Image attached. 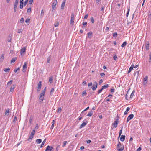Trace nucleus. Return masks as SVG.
Here are the masks:
<instances>
[{
  "label": "nucleus",
  "instance_id": "obj_1",
  "mask_svg": "<svg viewBox=\"0 0 151 151\" xmlns=\"http://www.w3.org/2000/svg\"><path fill=\"white\" fill-rule=\"evenodd\" d=\"M46 91V88L45 87L44 90L40 94L39 100V101L40 103H42Z\"/></svg>",
  "mask_w": 151,
  "mask_h": 151
},
{
  "label": "nucleus",
  "instance_id": "obj_2",
  "mask_svg": "<svg viewBox=\"0 0 151 151\" xmlns=\"http://www.w3.org/2000/svg\"><path fill=\"white\" fill-rule=\"evenodd\" d=\"M134 93L135 91H133L132 93L131 94H130V96L129 97V91H128L126 96V99L127 100H128L130 99H132L134 96Z\"/></svg>",
  "mask_w": 151,
  "mask_h": 151
},
{
  "label": "nucleus",
  "instance_id": "obj_3",
  "mask_svg": "<svg viewBox=\"0 0 151 151\" xmlns=\"http://www.w3.org/2000/svg\"><path fill=\"white\" fill-rule=\"evenodd\" d=\"M117 148L118 151H122L124 149L123 146L122 147L120 142H119L117 145Z\"/></svg>",
  "mask_w": 151,
  "mask_h": 151
},
{
  "label": "nucleus",
  "instance_id": "obj_4",
  "mask_svg": "<svg viewBox=\"0 0 151 151\" xmlns=\"http://www.w3.org/2000/svg\"><path fill=\"white\" fill-rule=\"evenodd\" d=\"M75 18V15L74 13H72L71 14V19H70V24L73 25L74 24V20Z\"/></svg>",
  "mask_w": 151,
  "mask_h": 151
},
{
  "label": "nucleus",
  "instance_id": "obj_5",
  "mask_svg": "<svg viewBox=\"0 0 151 151\" xmlns=\"http://www.w3.org/2000/svg\"><path fill=\"white\" fill-rule=\"evenodd\" d=\"M148 78V76H146L143 79V83L144 85H145L147 84Z\"/></svg>",
  "mask_w": 151,
  "mask_h": 151
},
{
  "label": "nucleus",
  "instance_id": "obj_6",
  "mask_svg": "<svg viewBox=\"0 0 151 151\" xmlns=\"http://www.w3.org/2000/svg\"><path fill=\"white\" fill-rule=\"evenodd\" d=\"M35 130H33L31 132V134L28 139V140H29L30 139H31L33 138V136L35 134Z\"/></svg>",
  "mask_w": 151,
  "mask_h": 151
},
{
  "label": "nucleus",
  "instance_id": "obj_7",
  "mask_svg": "<svg viewBox=\"0 0 151 151\" xmlns=\"http://www.w3.org/2000/svg\"><path fill=\"white\" fill-rule=\"evenodd\" d=\"M26 50V47H24L21 49L20 54L21 55H23L25 53Z\"/></svg>",
  "mask_w": 151,
  "mask_h": 151
},
{
  "label": "nucleus",
  "instance_id": "obj_8",
  "mask_svg": "<svg viewBox=\"0 0 151 151\" xmlns=\"http://www.w3.org/2000/svg\"><path fill=\"white\" fill-rule=\"evenodd\" d=\"M134 117V115L133 114H130L127 117V122H128L129 121L132 119Z\"/></svg>",
  "mask_w": 151,
  "mask_h": 151
},
{
  "label": "nucleus",
  "instance_id": "obj_9",
  "mask_svg": "<svg viewBox=\"0 0 151 151\" xmlns=\"http://www.w3.org/2000/svg\"><path fill=\"white\" fill-rule=\"evenodd\" d=\"M27 63L26 62L24 63V65L23 66L22 71H23V72H25L26 70L27 67Z\"/></svg>",
  "mask_w": 151,
  "mask_h": 151
},
{
  "label": "nucleus",
  "instance_id": "obj_10",
  "mask_svg": "<svg viewBox=\"0 0 151 151\" xmlns=\"http://www.w3.org/2000/svg\"><path fill=\"white\" fill-rule=\"evenodd\" d=\"M97 86V83L95 81L93 85L92 88L93 91H95L96 89Z\"/></svg>",
  "mask_w": 151,
  "mask_h": 151
},
{
  "label": "nucleus",
  "instance_id": "obj_11",
  "mask_svg": "<svg viewBox=\"0 0 151 151\" xmlns=\"http://www.w3.org/2000/svg\"><path fill=\"white\" fill-rule=\"evenodd\" d=\"M118 120L116 119L115 121H114L113 123L112 124V125H113L114 127L115 128H116L117 126V125L118 124Z\"/></svg>",
  "mask_w": 151,
  "mask_h": 151
},
{
  "label": "nucleus",
  "instance_id": "obj_12",
  "mask_svg": "<svg viewBox=\"0 0 151 151\" xmlns=\"http://www.w3.org/2000/svg\"><path fill=\"white\" fill-rule=\"evenodd\" d=\"M87 124V122H84L83 123L81 124V125L80 126L79 128L80 129H81L83 127H84L85 125H86Z\"/></svg>",
  "mask_w": 151,
  "mask_h": 151
},
{
  "label": "nucleus",
  "instance_id": "obj_13",
  "mask_svg": "<svg viewBox=\"0 0 151 151\" xmlns=\"http://www.w3.org/2000/svg\"><path fill=\"white\" fill-rule=\"evenodd\" d=\"M134 65H132L129 68V70L128 72V73H129L133 69L134 67Z\"/></svg>",
  "mask_w": 151,
  "mask_h": 151
},
{
  "label": "nucleus",
  "instance_id": "obj_14",
  "mask_svg": "<svg viewBox=\"0 0 151 151\" xmlns=\"http://www.w3.org/2000/svg\"><path fill=\"white\" fill-rule=\"evenodd\" d=\"M56 2H54L52 4V8L54 9L56 7L57 4V0H55Z\"/></svg>",
  "mask_w": 151,
  "mask_h": 151
},
{
  "label": "nucleus",
  "instance_id": "obj_15",
  "mask_svg": "<svg viewBox=\"0 0 151 151\" xmlns=\"http://www.w3.org/2000/svg\"><path fill=\"white\" fill-rule=\"evenodd\" d=\"M65 2H66V0H64L63 1L61 5V8L62 9H63L64 8V7L65 5Z\"/></svg>",
  "mask_w": 151,
  "mask_h": 151
},
{
  "label": "nucleus",
  "instance_id": "obj_16",
  "mask_svg": "<svg viewBox=\"0 0 151 151\" xmlns=\"http://www.w3.org/2000/svg\"><path fill=\"white\" fill-rule=\"evenodd\" d=\"M125 136V135H122L120 137V140L122 142H123L124 141Z\"/></svg>",
  "mask_w": 151,
  "mask_h": 151
},
{
  "label": "nucleus",
  "instance_id": "obj_17",
  "mask_svg": "<svg viewBox=\"0 0 151 151\" xmlns=\"http://www.w3.org/2000/svg\"><path fill=\"white\" fill-rule=\"evenodd\" d=\"M15 85H12V86H11V88H10V92H12L13 91H14V89L15 88Z\"/></svg>",
  "mask_w": 151,
  "mask_h": 151
},
{
  "label": "nucleus",
  "instance_id": "obj_18",
  "mask_svg": "<svg viewBox=\"0 0 151 151\" xmlns=\"http://www.w3.org/2000/svg\"><path fill=\"white\" fill-rule=\"evenodd\" d=\"M9 109H8L6 111L5 114V116H8L9 113Z\"/></svg>",
  "mask_w": 151,
  "mask_h": 151
},
{
  "label": "nucleus",
  "instance_id": "obj_19",
  "mask_svg": "<svg viewBox=\"0 0 151 151\" xmlns=\"http://www.w3.org/2000/svg\"><path fill=\"white\" fill-rule=\"evenodd\" d=\"M109 87L108 84H106L102 86V88L103 89H106Z\"/></svg>",
  "mask_w": 151,
  "mask_h": 151
},
{
  "label": "nucleus",
  "instance_id": "obj_20",
  "mask_svg": "<svg viewBox=\"0 0 151 151\" xmlns=\"http://www.w3.org/2000/svg\"><path fill=\"white\" fill-rule=\"evenodd\" d=\"M59 24V23L58 22V21H56L54 24V26L55 27H56L58 26Z\"/></svg>",
  "mask_w": 151,
  "mask_h": 151
},
{
  "label": "nucleus",
  "instance_id": "obj_21",
  "mask_svg": "<svg viewBox=\"0 0 151 151\" xmlns=\"http://www.w3.org/2000/svg\"><path fill=\"white\" fill-rule=\"evenodd\" d=\"M31 7H28L27 10V12L28 13H30L31 12Z\"/></svg>",
  "mask_w": 151,
  "mask_h": 151
},
{
  "label": "nucleus",
  "instance_id": "obj_22",
  "mask_svg": "<svg viewBox=\"0 0 151 151\" xmlns=\"http://www.w3.org/2000/svg\"><path fill=\"white\" fill-rule=\"evenodd\" d=\"M4 55L3 54H2L1 55L0 58V61H1L4 60Z\"/></svg>",
  "mask_w": 151,
  "mask_h": 151
},
{
  "label": "nucleus",
  "instance_id": "obj_23",
  "mask_svg": "<svg viewBox=\"0 0 151 151\" xmlns=\"http://www.w3.org/2000/svg\"><path fill=\"white\" fill-rule=\"evenodd\" d=\"M16 58H13L12 59L11 61V63H12L15 62V61L16 60Z\"/></svg>",
  "mask_w": 151,
  "mask_h": 151
},
{
  "label": "nucleus",
  "instance_id": "obj_24",
  "mask_svg": "<svg viewBox=\"0 0 151 151\" xmlns=\"http://www.w3.org/2000/svg\"><path fill=\"white\" fill-rule=\"evenodd\" d=\"M12 83V81L11 80L9 81L7 83V86H10Z\"/></svg>",
  "mask_w": 151,
  "mask_h": 151
},
{
  "label": "nucleus",
  "instance_id": "obj_25",
  "mask_svg": "<svg viewBox=\"0 0 151 151\" xmlns=\"http://www.w3.org/2000/svg\"><path fill=\"white\" fill-rule=\"evenodd\" d=\"M127 43L126 41H125L123 43L121 47H123L126 46L127 45Z\"/></svg>",
  "mask_w": 151,
  "mask_h": 151
},
{
  "label": "nucleus",
  "instance_id": "obj_26",
  "mask_svg": "<svg viewBox=\"0 0 151 151\" xmlns=\"http://www.w3.org/2000/svg\"><path fill=\"white\" fill-rule=\"evenodd\" d=\"M19 0H16L14 3V6H17L18 4V2Z\"/></svg>",
  "mask_w": 151,
  "mask_h": 151
},
{
  "label": "nucleus",
  "instance_id": "obj_27",
  "mask_svg": "<svg viewBox=\"0 0 151 151\" xmlns=\"http://www.w3.org/2000/svg\"><path fill=\"white\" fill-rule=\"evenodd\" d=\"M93 114V113L92 111H90L88 112V114L87 115V116H91Z\"/></svg>",
  "mask_w": 151,
  "mask_h": 151
},
{
  "label": "nucleus",
  "instance_id": "obj_28",
  "mask_svg": "<svg viewBox=\"0 0 151 151\" xmlns=\"http://www.w3.org/2000/svg\"><path fill=\"white\" fill-rule=\"evenodd\" d=\"M10 70V68H8L5 69L4 70V71L6 72H9Z\"/></svg>",
  "mask_w": 151,
  "mask_h": 151
},
{
  "label": "nucleus",
  "instance_id": "obj_29",
  "mask_svg": "<svg viewBox=\"0 0 151 151\" xmlns=\"http://www.w3.org/2000/svg\"><path fill=\"white\" fill-rule=\"evenodd\" d=\"M87 94V93L86 91H83L82 93V96H83L85 95H86Z\"/></svg>",
  "mask_w": 151,
  "mask_h": 151
},
{
  "label": "nucleus",
  "instance_id": "obj_30",
  "mask_svg": "<svg viewBox=\"0 0 151 151\" xmlns=\"http://www.w3.org/2000/svg\"><path fill=\"white\" fill-rule=\"evenodd\" d=\"M55 123V121L54 120H53L52 122V125H51V128H52V129L54 127Z\"/></svg>",
  "mask_w": 151,
  "mask_h": 151
},
{
  "label": "nucleus",
  "instance_id": "obj_31",
  "mask_svg": "<svg viewBox=\"0 0 151 151\" xmlns=\"http://www.w3.org/2000/svg\"><path fill=\"white\" fill-rule=\"evenodd\" d=\"M49 82H50V83H52V81H53V78H52V77H50L49 78Z\"/></svg>",
  "mask_w": 151,
  "mask_h": 151
},
{
  "label": "nucleus",
  "instance_id": "obj_32",
  "mask_svg": "<svg viewBox=\"0 0 151 151\" xmlns=\"http://www.w3.org/2000/svg\"><path fill=\"white\" fill-rule=\"evenodd\" d=\"M51 60V58L50 56H49L47 58V62L48 63H49Z\"/></svg>",
  "mask_w": 151,
  "mask_h": 151
},
{
  "label": "nucleus",
  "instance_id": "obj_33",
  "mask_svg": "<svg viewBox=\"0 0 151 151\" xmlns=\"http://www.w3.org/2000/svg\"><path fill=\"white\" fill-rule=\"evenodd\" d=\"M29 21H30V19L29 18H28L26 19L25 21V22L26 23H29Z\"/></svg>",
  "mask_w": 151,
  "mask_h": 151
},
{
  "label": "nucleus",
  "instance_id": "obj_34",
  "mask_svg": "<svg viewBox=\"0 0 151 151\" xmlns=\"http://www.w3.org/2000/svg\"><path fill=\"white\" fill-rule=\"evenodd\" d=\"M62 109L61 107H59L58 108L57 110V112H61V111Z\"/></svg>",
  "mask_w": 151,
  "mask_h": 151
},
{
  "label": "nucleus",
  "instance_id": "obj_35",
  "mask_svg": "<svg viewBox=\"0 0 151 151\" xmlns=\"http://www.w3.org/2000/svg\"><path fill=\"white\" fill-rule=\"evenodd\" d=\"M67 143V141H65L63 143V144L62 145V147H64L66 144Z\"/></svg>",
  "mask_w": 151,
  "mask_h": 151
},
{
  "label": "nucleus",
  "instance_id": "obj_36",
  "mask_svg": "<svg viewBox=\"0 0 151 151\" xmlns=\"http://www.w3.org/2000/svg\"><path fill=\"white\" fill-rule=\"evenodd\" d=\"M53 148L52 147H50V146H49V149L48 150L50 151H53Z\"/></svg>",
  "mask_w": 151,
  "mask_h": 151
},
{
  "label": "nucleus",
  "instance_id": "obj_37",
  "mask_svg": "<svg viewBox=\"0 0 151 151\" xmlns=\"http://www.w3.org/2000/svg\"><path fill=\"white\" fill-rule=\"evenodd\" d=\"M41 82H40L38 84V89H40L41 88Z\"/></svg>",
  "mask_w": 151,
  "mask_h": 151
},
{
  "label": "nucleus",
  "instance_id": "obj_38",
  "mask_svg": "<svg viewBox=\"0 0 151 151\" xmlns=\"http://www.w3.org/2000/svg\"><path fill=\"white\" fill-rule=\"evenodd\" d=\"M149 44H148L147 45H146V49L147 50H148L149 49Z\"/></svg>",
  "mask_w": 151,
  "mask_h": 151
},
{
  "label": "nucleus",
  "instance_id": "obj_39",
  "mask_svg": "<svg viewBox=\"0 0 151 151\" xmlns=\"http://www.w3.org/2000/svg\"><path fill=\"white\" fill-rule=\"evenodd\" d=\"M117 35V34L116 32H115L113 33V36L114 37H116Z\"/></svg>",
  "mask_w": 151,
  "mask_h": 151
},
{
  "label": "nucleus",
  "instance_id": "obj_40",
  "mask_svg": "<svg viewBox=\"0 0 151 151\" xmlns=\"http://www.w3.org/2000/svg\"><path fill=\"white\" fill-rule=\"evenodd\" d=\"M91 21L92 23H93L94 22V20L93 17H92L91 18Z\"/></svg>",
  "mask_w": 151,
  "mask_h": 151
},
{
  "label": "nucleus",
  "instance_id": "obj_41",
  "mask_svg": "<svg viewBox=\"0 0 151 151\" xmlns=\"http://www.w3.org/2000/svg\"><path fill=\"white\" fill-rule=\"evenodd\" d=\"M20 8L21 9H22L23 8V3H20Z\"/></svg>",
  "mask_w": 151,
  "mask_h": 151
},
{
  "label": "nucleus",
  "instance_id": "obj_42",
  "mask_svg": "<svg viewBox=\"0 0 151 151\" xmlns=\"http://www.w3.org/2000/svg\"><path fill=\"white\" fill-rule=\"evenodd\" d=\"M20 23H23L24 22V18L22 17V18H21V19H20Z\"/></svg>",
  "mask_w": 151,
  "mask_h": 151
},
{
  "label": "nucleus",
  "instance_id": "obj_43",
  "mask_svg": "<svg viewBox=\"0 0 151 151\" xmlns=\"http://www.w3.org/2000/svg\"><path fill=\"white\" fill-rule=\"evenodd\" d=\"M122 128H123V127H122V128H121V129L119 131V136H120L121 135V134L122 133Z\"/></svg>",
  "mask_w": 151,
  "mask_h": 151
},
{
  "label": "nucleus",
  "instance_id": "obj_44",
  "mask_svg": "<svg viewBox=\"0 0 151 151\" xmlns=\"http://www.w3.org/2000/svg\"><path fill=\"white\" fill-rule=\"evenodd\" d=\"M92 35V32H90L87 33L88 37L91 36Z\"/></svg>",
  "mask_w": 151,
  "mask_h": 151
},
{
  "label": "nucleus",
  "instance_id": "obj_45",
  "mask_svg": "<svg viewBox=\"0 0 151 151\" xmlns=\"http://www.w3.org/2000/svg\"><path fill=\"white\" fill-rule=\"evenodd\" d=\"M20 70V68L19 67L17 69H15L14 70V72L15 73L17 72L18 71H19Z\"/></svg>",
  "mask_w": 151,
  "mask_h": 151
},
{
  "label": "nucleus",
  "instance_id": "obj_46",
  "mask_svg": "<svg viewBox=\"0 0 151 151\" xmlns=\"http://www.w3.org/2000/svg\"><path fill=\"white\" fill-rule=\"evenodd\" d=\"M129 11H130V9H129V7L128 9V11L127 13L126 16L127 17H128V15H129Z\"/></svg>",
  "mask_w": 151,
  "mask_h": 151
},
{
  "label": "nucleus",
  "instance_id": "obj_47",
  "mask_svg": "<svg viewBox=\"0 0 151 151\" xmlns=\"http://www.w3.org/2000/svg\"><path fill=\"white\" fill-rule=\"evenodd\" d=\"M33 0H30L29 1V4H31L33 3Z\"/></svg>",
  "mask_w": 151,
  "mask_h": 151
},
{
  "label": "nucleus",
  "instance_id": "obj_48",
  "mask_svg": "<svg viewBox=\"0 0 151 151\" xmlns=\"http://www.w3.org/2000/svg\"><path fill=\"white\" fill-rule=\"evenodd\" d=\"M28 0H25L24 3V6H25L28 2Z\"/></svg>",
  "mask_w": 151,
  "mask_h": 151
},
{
  "label": "nucleus",
  "instance_id": "obj_49",
  "mask_svg": "<svg viewBox=\"0 0 151 151\" xmlns=\"http://www.w3.org/2000/svg\"><path fill=\"white\" fill-rule=\"evenodd\" d=\"M87 24V22H84L83 23V24L84 26H86Z\"/></svg>",
  "mask_w": 151,
  "mask_h": 151
},
{
  "label": "nucleus",
  "instance_id": "obj_50",
  "mask_svg": "<svg viewBox=\"0 0 151 151\" xmlns=\"http://www.w3.org/2000/svg\"><path fill=\"white\" fill-rule=\"evenodd\" d=\"M103 90V89L102 88H101V89L99 90L98 91V93L99 94V93H100Z\"/></svg>",
  "mask_w": 151,
  "mask_h": 151
},
{
  "label": "nucleus",
  "instance_id": "obj_51",
  "mask_svg": "<svg viewBox=\"0 0 151 151\" xmlns=\"http://www.w3.org/2000/svg\"><path fill=\"white\" fill-rule=\"evenodd\" d=\"M17 121V117L16 116H15L14 117V119L13 120V122H15Z\"/></svg>",
  "mask_w": 151,
  "mask_h": 151
},
{
  "label": "nucleus",
  "instance_id": "obj_52",
  "mask_svg": "<svg viewBox=\"0 0 151 151\" xmlns=\"http://www.w3.org/2000/svg\"><path fill=\"white\" fill-rule=\"evenodd\" d=\"M92 83L91 82H90V83H88V86L89 87H90L91 86H92Z\"/></svg>",
  "mask_w": 151,
  "mask_h": 151
},
{
  "label": "nucleus",
  "instance_id": "obj_53",
  "mask_svg": "<svg viewBox=\"0 0 151 151\" xmlns=\"http://www.w3.org/2000/svg\"><path fill=\"white\" fill-rule=\"evenodd\" d=\"M88 14H87L85 16H84V19H87L88 18Z\"/></svg>",
  "mask_w": 151,
  "mask_h": 151
},
{
  "label": "nucleus",
  "instance_id": "obj_54",
  "mask_svg": "<svg viewBox=\"0 0 151 151\" xmlns=\"http://www.w3.org/2000/svg\"><path fill=\"white\" fill-rule=\"evenodd\" d=\"M54 88H52L51 89V91H50V93H53L54 92Z\"/></svg>",
  "mask_w": 151,
  "mask_h": 151
},
{
  "label": "nucleus",
  "instance_id": "obj_55",
  "mask_svg": "<svg viewBox=\"0 0 151 151\" xmlns=\"http://www.w3.org/2000/svg\"><path fill=\"white\" fill-rule=\"evenodd\" d=\"M101 1V0H96V4H98L99 3V2H100Z\"/></svg>",
  "mask_w": 151,
  "mask_h": 151
},
{
  "label": "nucleus",
  "instance_id": "obj_56",
  "mask_svg": "<svg viewBox=\"0 0 151 151\" xmlns=\"http://www.w3.org/2000/svg\"><path fill=\"white\" fill-rule=\"evenodd\" d=\"M105 75V74L104 73H100V75L101 76H104Z\"/></svg>",
  "mask_w": 151,
  "mask_h": 151
},
{
  "label": "nucleus",
  "instance_id": "obj_57",
  "mask_svg": "<svg viewBox=\"0 0 151 151\" xmlns=\"http://www.w3.org/2000/svg\"><path fill=\"white\" fill-rule=\"evenodd\" d=\"M113 58L115 60H116L117 59V57L116 55H115L114 56Z\"/></svg>",
  "mask_w": 151,
  "mask_h": 151
},
{
  "label": "nucleus",
  "instance_id": "obj_58",
  "mask_svg": "<svg viewBox=\"0 0 151 151\" xmlns=\"http://www.w3.org/2000/svg\"><path fill=\"white\" fill-rule=\"evenodd\" d=\"M149 60L150 62L151 61V52H150L149 55Z\"/></svg>",
  "mask_w": 151,
  "mask_h": 151
},
{
  "label": "nucleus",
  "instance_id": "obj_59",
  "mask_svg": "<svg viewBox=\"0 0 151 151\" xmlns=\"http://www.w3.org/2000/svg\"><path fill=\"white\" fill-rule=\"evenodd\" d=\"M49 146L48 145L45 151H48V150L49 149Z\"/></svg>",
  "mask_w": 151,
  "mask_h": 151
},
{
  "label": "nucleus",
  "instance_id": "obj_60",
  "mask_svg": "<svg viewBox=\"0 0 151 151\" xmlns=\"http://www.w3.org/2000/svg\"><path fill=\"white\" fill-rule=\"evenodd\" d=\"M103 82V80L102 79H101L99 81V84H101Z\"/></svg>",
  "mask_w": 151,
  "mask_h": 151
},
{
  "label": "nucleus",
  "instance_id": "obj_61",
  "mask_svg": "<svg viewBox=\"0 0 151 151\" xmlns=\"http://www.w3.org/2000/svg\"><path fill=\"white\" fill-rule=\"evenodd\" d=\"M44 11L43 10H42L41 12V16H42V17L43 15L44 14Z\"/></svg>",
  "mask_w": 151,
  "mask_h": 151
},
{
  "label": "nucleus",
  "instance_id": "obj_62",
  "mask_svg": "<svg viewBox=\"0 0 151 151\" xmlns=\"http://www.w3.org/2000/svg\"><path fill=\"white\" fill-rule=\"evenodd\" d=\"M141 148L140 147H139L138 148L137 150L136 151H141Z\"/></svg>",
  "mask_w": 151,
  "mask_h": 151
},
{
  "label": "nucleus",
  "instance_id": "obj_63",
  "mask_svg": "<svg viewBox=\"0 0 151 151\" xmlns=\"http://www.w3.org/2000/svg\"><path fill=\"white\" fill-rule=\"evenodd\" d=\"M89 106L87 108H86V109H85L83 111H83H85L86 110H88L89 109Z\"/></svg>",
  "mask_w": 151,
  "mask_h": 151
},
{
  "label": "nucleus",
  "instance_id": "obj_64",
  "mask_svg": "<svg viewBox=\"0 0 151 151\" xmlns=\"http://www.w3.org/2000/svg\"><path fill=\"white\" fill-rule=\"evenodd\" d=\"M22 32V29H18V30L17 32H18V33H20V32Z\"/></svg>",
  "mask_w": 151,
  "mask_h": 151
}]
</instances>
